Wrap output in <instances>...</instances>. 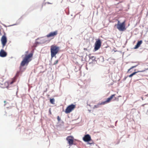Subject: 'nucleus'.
<instances>
[{
  "mask_svg": "<svg viewBox=\"0 0 148 148\" xmlns=\"http://www.w3.org/2000/svg\"><path fill=\"white\" fill-rule=\"evenodd\" d=\"M102 42L101 40L99 38L96 40L94 48V50L95 51H96L100 49L101 47Z\"/></svg>",
  "mask_w": 148,
  "mask_h": 148,
  "instance_id": "5",
  "label": "nucleus"
},
{
  "mask_svg": "<svg viewBox=\"0 0 148 148\" xmlns=\"http://www.w3.org/2000/svg\"><path fill=\"white\" fill-rule=\"evenodd\" d=\"M115 96V94L112 95L109 97L105 101L101 102V104L104 105L107 103L110 102Z\"/></svg>",
  "mask_w": 148,
  "mask_h": 148,
  "instance_id": "7",
  "label": "nucleus"
},
{
  "mask_svg": "<svg viewBox=\"0 0 148 148\" xmlns=\"http://www.w3.org/2000/svg\"><path fill=\"white\" fill-rule=\"evenodd\" d=\"M83 140L85 142H89L91 140V139L90 136L89 134H87L83 138Z\"/></svg>",
  "mask_w": 148,
  "mask_h": 148,
  "instance_id": "8",
  "label": "nucleus"
},
{
  "mask_svg": "<svg viewBox=\"0 0 148 148\" xmlns=\"http://www.w3.org/2000/svg\"><path fill=\"white\" fill-rule=\"evenodd\" d=\"M113 98V101H118L119 100V99L118 98H117L116 97H115V96Z\"/></svg>",
  "mask_w": 148,
  "mask_h": 148,
  "instance_id": "19",
  "label": "nucleus"
},
{
  "mask_svg": "<svg viewBox=\"0 0 148 148\" xmlns=\"http://www.w3.org/2000/svg\"><path fill=\"white\" fill-rule=\"evenodd\" d=\"M138 65V64L136 65H135V66H132L128 70V71H127V72L128 73H129V71H130L132 69L136 67Z\"/></svg>",
  "mask_w": 148,
  "mask_h": 148,
  "instance_id": "17",
  "label": "nucleus"
},
{
  "mask_svg": "<svg viewBox=\"0 0 148 148\" xmlns=\"http://www.w3.org/2000/svg\"><path fill=\"white\" fill-rule=\"evenodd\" d=\"M59 49V47L56 45H53L51 46L50 51L51 58L56 56L58 52Z\"/></svg>",
  "mask_w": 148,
  "mask_h": 148,
  "instance_id": "3",
  "label": "nucleus"
},
{
  "mask_svg": "<svg viewBox=\"0 0 148 148\" xmlns=\"http://www.w3.org/2000/svg\"><path fill=\"white\" fill-rule=\"evenodd\" d=\"M28 52V51L25 52L26 54H25L24 57L21 62L20 65V69L23 66L25 65L27 66L29 64V63L32 60L33 54L31 53L29 54H27Z\"/></svg>",
  "mask_w": 148,
  "mask_h": 148,
  "instance_id": "1",
  "label": "nucleus"
},
{
  "mask_svg": "<svg viewBox=\"0 0 148 148\" xmlns=\"http://www.w3.org/2000/svg\"><path fill=\"white\" fill-rule=\"evenodd\" d=\"M101 104V103H98L97 104V105H95L93 108V109H95L96 108H99V107L100 105H102Z\"/></svg>",
  "mask_w": 148,
  "mask_h": 148,
  "instance_id": "16",
  "label": "nucleus"
},
{
  "mask_svg": "<svg viewBox=\"0 0 148 148\" xmlns=\"http://www.w3.org/2000/svg\"><path fill=\"white\" fill-rule=\"evenodd\" d=\"M57 119L58 121H60V117L59 116H57Z\"/></svg>",
  "mask_w": 148,
  "mask_h": 148,
  "instance_id": "21",
  "label": "nucleus"
},
{
  "mask_svg": "<svg viewBox=\"0 0 148 148\" xmlns=\"http://www.w3.org/2000/svg\"><path fill=\"white\" fill-rule=\"evenodd\" d=\"M7 55V53L3 50H1L0 51V56L2 57H4L6 56Z\"/></svg>",
  "mask_w": 148,
  "mask_h": 148,
  "instance_id": "12",
  "label": "nucleus"
},
{
  "mask_svg": "<svg viewBox=\"0 0 148 148\" xmlns=\"http://www.w3.org/2000/svg\"><path fill=\"white\" fill-rule=\"evenodd\" d=\"M125 22L124 21L123 23H120L119 21H118L117 24H115L114 25V27H116V28L119 31H124L126 29Z\"/></svg>",
  "mask_w": 148,
  "mask_h": 148,
  "instance_id": "4",
  "label": "nucleus"
},
{
  "mask_svg": "<svg viewBox=\"0 0 148 148\" xmlns=\"http://www.w3.org/2000/svg\"><path fill=\"white\" fill-rule=\"evenodd\" d=\"M147 70V69H146L145 70H142V71H137L134 72L133 73H132V74H130V75L129 76V77H132L133 75H135L137 73H138V72H144L145 71V70Z\"/></svg>",
  "mask_w": 148,
  "mask_h": 148,
  "instance_id": "15",
  "label": "nucleus"
},
{
  "mask_svg": "<svg viewBox=\"0 0 148 148\" xmlns=\"http://www.w3.org/2000/svg\"><path fill=\"white\" fill-rule=\"evenodd\" d=\"M58 60H57L55 61L54 62V63L53 64V65H55L56 64H57L58 63Z\"/></svg>",
  "mask_w": 148,
  "mask_h": 148,
  "instance_id": "20",
  "label": "nucleus"
},
{
  "mask_svg": "<svg viewBox=\"0 0 148 148\" xmlns=\"http://www.w3.org/2000/svg\"><path fill=\"white\" fill-rule=\"evenodd\" d=\"M16 78L15 77H14L9 80V82H4L3 81H2L1 82H0V86L2 88H8L9 84H12L16 82Z\"/></svg>",
  "mask_w": 148,
  "mask_h": 148,
  "instance_id": "2",
  "label": "nucleus"
},
{
  "mask_svg": "<svg viewBox=\"0 0 148 148\" xmlns=\"http://www.w3.org/2000/svg\"><path fill=\"white\" fill-rule=\"evenodd\" d=\"M0 36L1 37H6V34L2 29H0Z\"/></svg>",
  "mask_w": 148,
  "mask_h": 148,
  "instance_id": "14",
  "label": "nucleus"
},
{
  "mask_svg": "<svg viewBox=\"0 0 148 148\" xmlns=\"http://www.w3.org/2000/svg\"><path fill=\"white\" fill-rule=\"evenodd\" d=\"M46 4V3H44L42 5V8L43 6H45Z\"/></svg>",
  "mask_w": 148,
  "mask_h": 148,
  "instance_id": "23",
  "label": "nucleus"
},
{
  "mask_svg": "<svg viewBox=\"0 0 148 148\" xmlns=\"http://www.w3.org/2000/svg\"><path fill=\"white\" fill-rule=\"evenodd\" d=\"M126 78H127L126 77L125 78V79H126Z\"/></svg>",
  "mask_w": 148,
  "mask_h": 148,
  "instance_id": "25",
  "label": "nucleus"
},
{
  "mask_svg": "<svg viewBox=\"0 0 148 148\" xmlns=\"http://www.w3.org/2000/svg\"><path fill=\"white\" fill-rule=\"evenodd\" d=\"M4 102L5 103L6 102V101H4Z\"/></svg>",
  "mask_w": 148,
  "mask_h": 148,
  "instance_id": "24",
  "label": "nucleus"
},
{
  "mask_svg": "<svg viewBox=\"0 0 148 148\" xmlns=\"http://www.w3.org/2000/svg\"><path fill=\"white\" fill-rule=\"evenodd\" d=\"M142 42H143L142 40H140L138 41L137 44L134 47V49H136L138 48L140 46V45L142 44Z\"/></svg>",
  "mask_w": 148,
  "mask_h": 148,
  "instance_id": "13",
  "label": "nucleus"
},
{
  "mask_svg": "<svg viewBox=\"0 0 148 148\" xmlns=\"http://www.w3.org/2000/svg\"><path fill=\"white\" fill-rule=\"evenodd\" d=\"M75 108V105L71 104L67 107L64 112L66 114L69 113L74 110Z\"/></svg>",
  "mask_w": 148,
  "mask_h": 148,
  "instance_id": "6",
  "label": "nucleus"
},
{
  "mask_svg": "<svg viewBox=\"0 0 148 148\" xmlns=\"http://www.w3.org/2000/svg\"><path fill=\"white\" fill-rule=\"evenodd\" d=\"M1 40L3 47L5 46L7 42L6 38H2Z\"/></svg>",
  "mask_w": 148,
  "mask_h": 148,
  "instance_id": "11",
  "label": "nucleus"
},
{
  "mask_svg": "<svg viewBox=\"0 0 148 148\" xmlns=\"http://www.w3.org/2000/svg\"><path fill=\"white\" fill-rule=\"evenodd\" d=\"M66 139L68 141V143L70 145H71L73 144V140L72 137L68 136L66 138Z\"/></svg>",
  "mask_w": 148,
  "mask_h": 148,
  "instance_id": "9",
  "label": "nucleus"
},
{
  "mask_svg": "<svg viewBox=\"0 0 148 148\" xmlns=\"http://www.w3.org/2000/svg\"><path fill=\"white\" fill-rule=\"evenodd\" d=\"M58 34L57 31L53 32H52L47 35V37L54 36H56Z\"/></svg>",
  "mask_w": 148,
  "mask_h": 148,
  "instance_id": "10",
  "label": "nucleus"
},
{
  "mask_svg": "<svg viewBox=\"0 0 148 148\" xmlns=\"http://www.w3.org/2000/svg\"><path fill=\"white\" fill-rule=\"evenodd\" d=\"M121 97V96H119V97Z\"/></svg>",
  "mask_w": 148,
  "mask_h": 148,
  "instance_id": "26",
  "label": "nucleus"
},
{
  "mask_svg": "<svg viewBox=\"0 0 148 148\" xmlns=\"http://www.w3.org/2000/svg\"><path fill=\"white\" fill-rule=\"evenodd\" d=\"M49 113H50V114H51V108H50L49 109Z\"/></svg>",
  "mask_w": 148,
  "mask_h": 148,
  "instance_id": "22",
  "label": "nucleus"
},
{
  "mask_svg": "<svg viewBox=\"0 0 148 148\" xmlns=\"http://www.w3.org/2000/svg\"><path fill=\"white\" fill-rule=\"evenodd\" d=\"M54 101H55V99L53 98L51 99H50V103L53 104H55Z\"/></svg>",
  "mask_w": 148,
  "mask_h": 148,
  "instance_id": "18",
  "label": "nucleus"
}]
</instances>
